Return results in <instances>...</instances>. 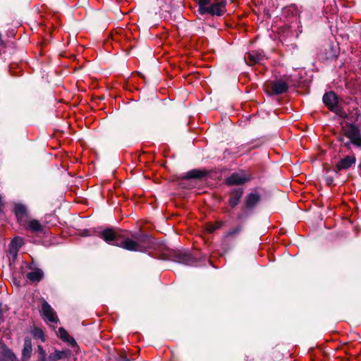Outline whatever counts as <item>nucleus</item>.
Returning a JSON list of instances; mask_svg holds the SVG:
<instances>
[{"label": "nucleus", "instance_id": "13", "mask_svg": "<svg viewBox=\"0 0 361 361\" xmlns=\"http://www.w3.org/2000/svg\"><path fill=\"white\" fill-rule=\"evenodd\" d=\"M58 336L60 337L61 340L66 341L71 345V346L75 347L77 345L76 341L75 339L69 336L68 332L62 327L59 328Z\"/></svg>", "mask_w": 361, "mask_h": 361}, {"label": "nucleus", "instance_id": "1", "mask_svg": "<svg viewBox=\"0 0 361 361\" xmlns=\"http://www.w3.org/2000/svg\"><path fill=\"white\" fill-rule=\"evenodd\" d=\"M100 237L108 244L122 247L125 250L133 252H145L152 245V239L147 234H134L133 239L120 237L112 229L104 230Z\"/></svg>", "mask_w": 361, "mask_h": 361}, {"label": "nucleus", "instance_id": "8", "mask_svg": "<svg viewBox=\"0 0 361 361\" xmlns=\"http://www.w3.org/2000/svg\"><path fill=\"white\" fill-rule=\"evenodd\" d=\"M243 190L242 188L233 189L231 190L229 198V204L231 207L237 206L243 196Z\"/></svg>", "mask_w": 361, "mask_h": 361}, {"label": "nucleus", "instance_id": "10", "mask_svg": "<svg viewBox=\"0 0 361 361\" xmlns=\"http://www.w3.org/2000/svg\"><path fill=\"white\" fill-rule=\"evenodd\" d=\"M25 230L34 233L41 232L42 231V226L39 221L36 219L26 220L25 226H23Z\"/></svg>", "mask_w": 361, "mask_h": 361}, {"label": "nucleus", "instance_id": "6", "mask_svg": "<svg viewBox=\"0 0 361 361\" xmlns=\"http://www.w3.org/2000/svg\"><path fill=\"white\" fill-rule=\"evenodd\" d=\"M42 312L46 320L51 323H57L58 318L56 312L46 301H43L42 304Z\"/></svg>", "mask_w": 361, "mask_h": 361}, {"label": "nucleus", "instance_id": "22", "mask_svg": "<svg viewBox=\"0 0 361 361\" xmlns=\"http://www.w3.org/2000/svg\"><path fill=\"white\" fill-rule=\"evenodd\" d=\"M198 2V4L200 6L199 11L202 14V8H208L209 6H210L212 3L214 2L212 0H196Z\"/></svg>", "mask_w": 361, "mask_h": 361}, {"label": "nucleus", "instance_id": "24", "mask_svg": "<svg viewBox=\"0 0 361 361\" xmlns=\"http://www.w3.org/2000/svg\"><path fill=\"white\" fill-rule=\"evenodd\" d=\"M32 334L35 338H39L43 342L45 341L44 333L42 330L39 329L35 328L32 331Z\"/></svg>", "mask_w": 361, "mask_h": 361}, {"label": "nucleus", "instance_id": "28", "mask_svg": "<svg viewBox=\"0 0 361 361\" xmlns=\"http://www.w3.org/2000/svg\"><path fill=\"white\" fill-rule=\"evenodd\" d=\"M4 310L2 308L1 304H0V325L4 322Z\"/></svg>", "mask_w": 361, "mask_h": 361}, {"label": "nucleus", "instance_id": "4", "mask_svg": "<svg viewBox=\"0 0 361 361\" xmlns=\"http://www.w3.org/2000/svg\"><path fill=\"white\" fill-rule=\"evenodd\" d=\"M250 176L244 171H240L232 173L227 179L226 184L229 185H242L245 182L250 180Z\"/></svg>", "mask_w": 361, "mask_h": 361}, {"label": "nucleus", "instance_id": "16", "mask_svg": "<svg viewBox=\"0 0 361 361\" xmlns=\"http://www.w3.org/2000/svg\"><path fill=\"white\" fill-rule=\"evenodd\" d=\"M342 128L343 130V135H357L359 133L356 126L347 123L342 124Z\"/></svg>", "mask_w": 361, "mask_h": 361}, {"label": "nucleus", "instance_id": "17", "mask_svg": "<svg viewBox=\"0 0 361 361\" xmlns=\"http://www.w3.org/2000/svg\"><path fill=\"white\" fill-rule=\"evenodd\" d=\"M27 278L31 281H39L43 276V272L39 269H36L27 274Z\"/></svg>", "mask_w": 361, "mask_h": 361}, {"label": "nucleus", "instance_id": "2", "mask_svg": "<svg viewBox=\"0 0 361 361\" xmlns=\"http://www.w3.org/2000/svg\"><path fill=\"white\" fill-rule=\"evenodd\" d=\"M288 85L282 80L268 81L264 84V90L269 95L283 94L288 90Z\"/></svg>", "mask_w": 361, "mask_h": 361}, {"label": "nucleus", "instance_id": "27", "mask_svg": "<svg viewBox=\"0 0 361 361\" xmlns=\"http://www.w3.org/2000/svg\"><path fill=\"white\" fill-rule=\"evenodd\" d=\"M37 352L39 354V359L46 357V352L42 345L37 346Z\"/></svg>", "mask_w": 361, "mask_h": 361}, {"label": "nucleus", "instance_id": "15", "mask_svg": "<svg viewBox=\"0 0 361 361\" xmlns=\"http://www.w3.org/2000/svg\"><path fill=\"white\" fill-rule=\"evenodd\" d=\"M178 257L180 263L190 266L196 265L195 259L189 253L180 254Z\"/></svg>", "mask_w": 361, "mask_h": 361}, {"label": "nucleus", "instance_id": "3", "mask_svg": "<svg viewBox=\"0 0 361 361\" xmlns=\"http://www.w3.org/2000/svg\"><path fill=\"white\" fill-rule=\"evenodd\" d=\"M13 211L17 218L18 222L21 226H25L26 220L28 219V210L27 207L21 203H16Z\"/></svg>", "mask_w": 361, "mask_h": 361}, {"label": "nucleus", "instance_id": "5", "mask_svg": "<svg viewBox=\"0 0 361 361\" xmlns=\"http://www.w3.org/2000/svg\"><path fill=\"white\" fill-rule=\"evenodd\" d=\"M226 3L224 1L218 2H213L212 4L208 7V8H202V14L205 13H210L212 15L221 16L225 11Z\"/></svg>", "mask_w": 361, "mask_h": 361}, {"label": "nucleus", "instance_id": "12", "mask_svg": "<svg viewBox=\"0 0 361 361\" xmlns=\"http://www.w3.org/2000/svg\"><path fill=\"white\" fill-rule=\"evenodd\" d=\"M70 354L71 351L69 350H55L54 353L49 355V361H57L68 357Z\"/></svg>", "mask_w": 361, "mask_h": 361}, {"label": "nucleus", "instance_id": "19", "mask_svg": "<svg viewBox=\"0 0 361 361\" xmlns=\"http://www.w3.org/2000/svg\"><path fill=\"white\" fill-rule=\"evenodd\" d=\"M249 59L251 62L255 63H259L264 59V54L259 51H252L248 54Z\"/></svg>", "mask_w": 361, "mask_h": 361}, {"label": "nucleus", "instance_id": "25", "mask_svg": "<svg viewBox=\"0 0 361 361\" xmlns=\"http://www.w3.org/2000/svg\"><path fill=\"white\" fill-rule=\"evenodd\" d=\"M243 227L241 226H238L235 228L230 229L226 234L225 235L226 237H230V236H235L238 235L241 231Z\"/></svg>", "mask_w": 361, "mask_h": 361}, {"label": "nucleus", "instance_id": "21", "mask_svg": "<svg viewBox=\"0 0 361 361\" xmlns=\"http://www.w3.org/2000/svg\"><path fill=\"white\" fill-rule=\"evenodd\" d=\"M23 243V238L17 236L12 240L10 244V247L11 249L14 250L15 252H17L19 248L22 246Z\"/></svg>", "mask_w": 361, "mask_h": 361}, {"label": "nucleus", "instance_id": "20", "mask_svg": "<svg viewBox=\"0 0 361 361\" xmlns=\"http://www.w3.org/2000/svg\"><path fill=\"white\" fill-rule=\"evenodd\" d=\"M350 140L345 142V145L350 148L351 145L361 148V137H348Z\"/></svg>", "mask_w": 361, "mask_h": 361}, {"label": "nucleus", "instance_id": "30", "mask_svg": "<svg viewBox=\"0 0 361 361\" xmlns=\"http://www.w3.org/2000/svg\"><path fill=\"white\" fill-rule=\"evenodd\" d=\"M214 225L216 229L217 230L224 226V222L223 221H217Z\"/></svg>", "mask_w": 361, "mask_h": 361}, {"label": "nucleus", "instance_id": "29", "mask_svg": "<svg viewBox=\"0 0 361 361\" xmlns=\"http://www.w3.org/2000/svg\"><path fill=\"white\" fill-rule=\"evenodd\" d=\"M207 229L209 233H213L214 231L216 230L214 224L208 225Z\"/></svg>", "mask_w": 361, "mask_h": 361}, {"label": "nucleus", "instance_id": "11", "mask_svg": "<svg viewBox=\"0 0 361 361\" xmlns=\"http://www.w3.org/2000/svg\"><path fill=\"white\" fill-rule=\"evenodd\" d=\"M260 199V196L257 192L250 193L245 198V207L246 209L251 210L257 205Z\"/></svg>", "mask_w": 361, "mask_h": 361}, {"label": "nucleus", "instance_id": "18", "mask_svg": "<svg viewBox=\"0 0 361 361\" xmlns=\"http://www.w3.org/2000/svg\"><path fill=\"white\" fill-rule=\"evenodd\" d=\"M207 173L205 171H201L198 169H192L188 171L186 175V178H201L207 176Z\"/></svg>", "mask_w": 361, "mask_h": 361}, {"label": "nucleus", "instance_id": "26", "mask_svg": "<svg viewBox=\"0 0 361 361\" xmlns=\"http://www.w3.org/2000/svg\"><path fill=\"white\" fill-rule=\"evenodd\" d=\"M4 357L5 359L9 360L10 361H16V357L14 353L9 349H6L4 352Z\"/></svg>", "mask_w": 361, "mask_h": 361}, {"label": "nucleus", "instance_id": "32", "mask_svg": "<svg viewBox=\"0 0 361 361\" xmlns=\"http://www.w3.org/2000/svg\"><path fill=\"white\" fill-rule=\"evenodd\" d=\"M39 360L40 361H49V357L47 358V357H44V358H41V359H39Z\"/></svg>", "mask_w": 361, "mask_h": 361}, {"label": "nucleus", "instance_id": "23", "mask_svg": "<svg viewBox=\"0 0 361 361\" xmlns=\"http://www.w3.org/2000/svg\"><path fill=\"white\" fill-rule=\"evenodd\" d=\"M251 211V209H246V207H245V208L242 209L241 212L238 214L237 217L238 219L240 221L245 220L250 216Z\"/></svg>", "mask_w": 361, "mask_h": 361}, {"label": "nucleus", "instance_id": "7", "mask_svg": "<svg viewBox=\"0 0 361 361\" xmlns=\"http://www.w3.org/2000/svg\"><path fill=\"white\" fill-rule=\"evenodd\" d=\"M355 161L356 159L354 155H348L338 161V163L336 164L335 170L336 172L343 170H347L353 164H355Z\"/></svg>", "mask_w": 361, "mask_h": 361}, {"label": "nucleus", "instance_id": "9", "mask_svg": "<svg viewBox=\"0 0 361 361\" xmlns=\"http://www.w3.org/2000/svg\"><path fill=\"white\" fill-rule=\"evenodd\" d=\"M323 102L329 109L333 110L337 105L338 99L334 92H329L324 95Z\"/></svg>", "mask_w": 361, "mask_h": 361}, {"label": "nucleus", "instance_id": "14", "mask_svg": "<svg viewBox=\"0 0 361 361\" xmlns=\"http://www.w3.org/2000/svg\"><path fill=\"white\" fill-rule=\"evenodd\" d=\"M32 350L31 340L26 338L24 341V347L22 352V358L25 360L30 358Z\"/></svg>", "mask_w": 361, "mask_h": 361}, {"label": "nucleus", "instance_id": "31", "mask_svg": "<svg viewBox=\"0 0 361 361\" xmlns=\"http://www.w3.org/2000/svg\"><path fill=\"white\" fill-rule=\"evenodd\" d=\"M326 183L329 185H330L334 181V180L331 177H326Z\"/></svg>", "mask_w": 361, "mask_h": 361}]
</instances>
